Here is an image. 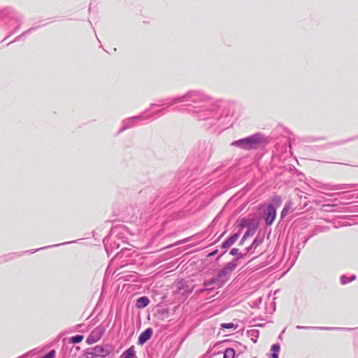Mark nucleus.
<instances>
[{"label":"nucleus","instance_id":"1","mask_svg":"<svg viewBox=\"0 0 358 358\" xmlns=\"http://www.w3.org/2000/svg\"><path fill=\"white\" fill-rule=\"evenodd\" d=\"M159 103H151L150 108L138 115L124 119L122 122L127 129L132 128L141 121L149 122L148 111L154 106H166L167 108L178 103H185V109L195 120L204 122L208 127H213L223 117L227 101L222 99H215L205 91L192 90L182 96L166 100Z\"/></svg>","mask_w":358,"mask_h":358},{"label":"nucleus","instance_id":"2","mask_svg":"<svg viewBox=\"0 0 358 358\" xmlns=\"http://www.w3.org/2000/svg\"><path fill=\"white\" fill-rule=\"evenodd\" d=\"M264 143H266L265 136L260 132H257L245 138L234 141L230 145L245 150H251L259 148Z\"/></svg>","mask_w":358,"mask_h":358},{"label":"nucleus","instance_id":"3","mask_svg":"<svg viewBox=\"0 0 358 358\" xmlns=\"http://www.w3.org/2000/svg\"><path fill=\"white\" fill-rule=\"evenodd\" d=\"M262 242L263 238L257 236L255 238L252 244L250 246L244 248L243 252H239L238 248H234L230 250L229 255L234 256L235 259L239 258V260L242 259L247 255V254L250 252L252 250H255Z\"/></svg>","mask_w":358,"mask_h":358},{"label":"nucleus","instance_id":"4","mask_svg":"<svg viewBox=\"0 0 358 358\" xmlns=\"http://www.w3.org/2000/svg\"><path fill=\"white\" fill-rule=\"evenodd\" d=\"M0 19H8L15 23H23L22 16L13 7H5L0 9Z\"/></svg>","mask_w":358,"mask_h":358},{"label":"nucleus","instance_id":"5","mask_svg":"<svg viewBox=\"0 0 358 358\" xmlns=\"http://www.w3.org/2000/svg\"><path fill=\"white\" fill-rule=\"evenodd\" d=\"M238 261L239 258H234L231 262H228L221 270L217 272V278L225 280L226 282L229 280L230 274L236 268Z\"/></svg>","mask_w":358,"mask_h":358},{"label":"nucleus","instance_id":"6","mask_svg":"<svg viewBox=\"0 0 358 358\" xmlns=\"http://www.w3.org/2000/svg\"><path fill=\"white\" fill-rule=\"evenodd\" d=\"M225 283V280H221L217 278V275L211 278L210 280H204L203 282V287H206V289H208L210 291H213L215 289L221 287Z\"/></svg>","mask_w":358,"mask_h":358},{"label":"nucleus","instance_id":"7","mask_svg":"<svg viewBox=\"0 0 358 358\" xmlns=\"http://www.w3.org/2000/svg\"><path fill=\"white\" fill-rule=\"evenodd\" d=\"M105 330L103 327H98L94 329L92 333L87 336L86 343L88 345H92L99 341L102 337Z\"/></svg>","mask_w":358,"mask_h":358},{"label":"nucleus","instance_id":"8","mask_svg":"<svg viewBox=\"0 0 358 358\" xmlns=\"http://www.w3.org/2000/svg\"><path fill=\"white\" fill-rule=\"evenodd\" d=\"M277 212L276 208L273 204H268L266 208V213L264 217L265 223L268 226H271L275 221Z\"/></svg>","mask_w":358,"mask_h":358},{"label":"nucleus","instance_id":"9","mask_svg":"<svg viewBox=\"0 0 358 358\" xmlns=\"http://www.w3.org/2000/svg\"><path fill=\"white\" fill-rule=\"evenodd\" d=\"M194 288V285L192 288H189L187 282L184 279H182L177 283L175 292L181 294L182 295H188L193 292Z\"/></svg>","mask_w":358,"mask_h":358},{"label":"nucleus","instance_id":"10","mask_svg":"<svg viewBox=\"0 0 358 358\" xmlns=\"http://www.w3.org/2000/svg\"><path fill=\"white\" fill-rule=\"evenodd\" d=\"M322 187L327 190H343L349 188H357L358 190V184H338L331 183L324 184Z\"/></svg>","mask_w":358,"mask_h":358},{"label":"nucleus","instance_id":"11","mask_svg":"<svg viewBox=\"0 0 358 358\" xmlns=\"http://www.w3.org/2000/svg\"><path fill=\"white\" fill-rule=\"evenodd\" d=\"M92 350L96 353V356L99 358H105L110 353V346L96 345L92 348Z\"/></svg>","mask_w":358,"mask_h":358},{"label":"nucleus","instance_id":"12","mask_svg":"<svg viewBox=\"0 0 358 358\" xmlns=\"http://www.w3.org/2000/svg\"><path fill=\"white\" fill-rule=\"evenodd\" d=\"M153 334V330L152 328L148 327L143 331L138 338V344L139 345H144L148 340H150Z\"/></svg>","mask_w":358,"mask_h":358},{"label":"nucleus","instance_id":"13","mask_svg":"<svg viewBox=\"0 0 358 358\" xmlns=\"http://www.w3.org/2000/svg\"><path fill=\"white\" fill-rule=\"evenodd\" d=\"M296 329H320V330H325V331H336V330L352 331L354 329L352 328L306 327V326H300V325H297Z\"/></svg>","mask_w":358,"mask_h":358},{"label":"nucleus","instance_id":"14","mask_svg":"<svg viewBox=\"0 0 358 358\" xmlns=\"http://www.w3.org/2000/svg\"><path fill=\"white\" fill-rule=\"evenodd\" d=\"M241 234V231H238V232H236L233 234L230 237H229L227 239H226L220 245V248L222 249H228L231 245H233L235 242L238 240L239 236Z\"/></svg>","mask_w":358,"mask_h":358},{"label":"nucleus","instance_id":"15","mask_svg":"<svg viewBox=\"0 0 358 358\" xmlns=\"http://www.w3.org/2000/svg\"><path fill=\"white\" fill-rule=\"evenodd\" d=\"M200 149L203 150L201 155L203 158L208 159L210 157L212 148L211 146L208 143L205 141L203 142L200 145Z\"/></svg>","mask_w":358,"mask_h":358},{"label":"nucleus","instance_id":"16","mask_svg":"<svg viewBox=\"0 0 358 358\" xmlns=\"http://www.w3.org/2000/svg\"><path fill=\"white\" fill-rule=\"evenodd\" d=\"M150 301L148 296H142L137 299L136 307L138 308H143L148 306Z\"/></svg>","mask_w":358,"mask_h":358},{"label":"nucleus","instance_id":"17","mask_svg":"<svg viewBox=\"0 0 358 358\" xmlns=\"http://www.w3.org/2000/svg\"><path fill=\"white\" fill-rule=\"evenodd\" d=\"M120 358H137L134 346H131L126 350L121 355Z\"/></svg>","mask_w":358,"mask_h":358},{"label":"nucleus","instance_id":"18","mask_svg":"<svg viewBox=\"0 0 358 358\" xmlns=\"http://www.w3.org/2000/svg\"><path fill=\"white\" fill-rule=\"evenodd\" d=\"M246 334L248 337L250 338V339L252 341V342L255 343L257 341L259 331V330L255 329H249L246 331Z\"/></svg>","mask_w":358,"mask_h":358},{"label":"nucleus","instance_id":"19","mask_svg":"<svg viewBox=\"0 0 358 358\" xmlns=\"http://www.w3.org/2000/svg\"><path fill=\"white\" fill-rule=\"evenodd\" d=\"M236 352L233 348H227L223 352V358H236Z\"/></svg>","mask_w":358,"mask_h":358},{"label":"nucleus","instance_id":"20","mask_svg":"<svg viewBox=\"0 0 358 358\" xmlns=\"http://www.w3.org/2000/svg\"><path fill=\"white\" fill-rule=\"evenodd\" d=\"M280 350V345L279 343H275L271 345V358H278L279 357V352Z\"/></svg>","mask_w":358,"mask_h":358},{"label":"nucleus","instance_id":"21","mask_svg":"<svg viewBox=\"0 0 358 358\" xmlns=\"http://www.w3.org/2000/svg\"><path fill=\"white\" fill-rule=\"evenodd\" d=\"M255 233V229L252 228L251 229H247L244 233L242 238L239 242V245H241L244 243L245 241L250 236H252Z\"/></svg>","mask_w":358,"mask_h":358},{"label":"nucleus","instance_id":"22","mask_svg":"<svg viewBox=\"0 0 358 358\" xmlns=\"http://www.w3.org/2000/svg\"><path fill=\"white\" fill-rule=\"evenodd\" d=\"M292 206V203L291 201H288L287 202L285 203V204L280 213V218L281 219H283L287 215V213L289 212V210H290Z\"/></svg>","mask_w":358,"mask_h":358},{"label":"nucleus","instance_id":"23","mask_svg":"<svg viewBox=\"0 0 358 358\" xmlns=\"http://www.w3.org/2000/svg\"><path fill=\"white\" fill-rule=\"evenodd\" d=\"M250 220H248L247 218L245 217H242V218H240L238 220V227H240V231L244 229L245 227H248V225H249V222H250Z\"/></svg>","mask_w":358,"mask_h":358},{"label":"nucleus","instance_id":"24","mask_svg":"<svg viewBox=\"0 0 358 358\" xmlns=\"http://www.w3.org/2000/svg\"><path fill=\"white\" fill-rule=\"evenodd\" d=\"M271 204H273L275 208H277V207H279L281 205L282 198L280 196L275 195L271 198Z\"/></svg>","mask_w":358,"mask_h":358},{"label":"nucleus","instance_id":"25","mask_svg":"<svg viewBox=\"0 0 358 358\" xmlns=\"http://www.w3.org/2000/svg\"><path fill=\"white\" fill-rule=\"evenodd\" d=\"M76 243V241H69V242H66V243H60V244H55L54 245H50V246L35 249L34 250L30 251V253H34L35 252H37V251H39V250H45L46 248H52V247H57V246H59V245H65V244H69V243Z\"/></svg>","mask_w":358,"mask_h":358},{"label":"nucleus","instance_id":"26","mask_svg":"<svg viewBox=\"0 0 358 358\" xmlns=\"http://www.w3.org/2000/svg\"><path fill=\"white\" fill-rule=\"evenodd\" d=\"M165 113H166V108H162V109H160L155 113H152L150 115L146 114V116H149V120H150V118H153L155 116L159 117V116L165 114Z\"/></svg>","mask_w":358,"mask_h":358},{"label":"nucleus","instance_id":"27","mask_svg":"<svg viewBox=\"0 0 358 358\" xmlns=\"http://www.w3.org/2000/svg\"><path fill=\"white\" fill-rule=\"evenodd\" d=\"M84 338V336L83 335H76L72 336L70 338V341L73 344H77L80 343Z\"/></svg>","mask_w":358,"mask_h":358},{"label":"nucleus","instance_id":"28","mask_svg":"<svg viewBox=\"0 0 358 358\" xmlns=\"http://www.w3.org/2000/svg\"><path fill=\"white\" fill-rule=\"evenodd\" d=\"M236 327L237 326L232 322L222 323L220 324L221 329H235L236 328Z\"/></svg>","mask_w":358,"mask_h":358},{"label":"nucleus","instance_id":"29","mask_svg":"<svg viewBox=\"0 0 358 358\" xmlns=\"http://www.w3.org/2000/svg\"><path fill=\"white\" fill-rule=\"evenodd\" d=\"M85 355L86 357L85 358H99L96 353L92 350V348L87 349Z\"/></svg>","mask_w":358,"mask_h":358},{"label":"nucleus","instance_id":"30","mask_svg":"<svg viewBox=\"0 0 358 358\" xmlns=\"http://www.w3.org/2000/svg\"><path fill=\"white\" fill-rule=\"evenodd\" d=\"M351 139H349V140H346V141H336V142H333V143H329L327 145V147L329 148V147H332V146H335V145H342L343 143H345V142H348L349 141H350Z\"/></svg>","mask_w":358,"mask_h":358},{"label":"nucleus","instance_id":"31","mask_svg":"<svg viewBox=\"0 0 358 358\" xmlns=\"http://www.w3.org/2000/svg\"><path fill=\"white\" fill-rule=\"evenodd\" d=\"M55 353L56 352H55V350H51L47 354H45L44 356L41 357V358H55Z\"/></svg>","mask_w":358,"mask_h":358},{"label":"nucleus","instance_id":"32","mask_svg":"<svg viewBox=\"0 0 358 358\" xmlns=\"http://www.w3.org/2000/svg\"><path fill=\"white\" fill-rule=\"evenodd\" d=\"M259 227V223L258 222H252V221H250L249 222V225L248 227V229H251L252 228H255V231H257V228Z\"/></svg>","mask_w":358,"mask_h":358},{"label":"nucleus","instance_id":"33","mask_svg":"<svg viewBox=\"0 0 358 358\" xmlns=\"http://www.w3.org/2000/svg\"><path fill=\"white\" fill-rule=\"evenodd\" d=\"M20 255H17V253H12L7 255L4 257V261H8L14 257H19Z\"/></svg>","mask_w":358,"mask_h":358},{"label":"nucleus","instance_id":"34","mask_svg":"<svg viewBox=\"0 0 358 358\" xmlns=\"http://www.w3.org/2000/svg\"><path fill=\"white\" fill-rule=\"evenodd\" d=\"M340 280H341V283L342 285H345L347 283H348L349 282L348 281V280H349L348 278H347L345 275H343L341 276L340 278Z\"/></svg>","mask_w":358,"mask_h":358},{"label":"nucleus","instance_id":"35","mask_svg":"<svg viewBox=\"0 0 358 358\" xmlns=\"http://www.w3.org/2000/svg\"><path fill=\"white\" fill-rule=\"evenodd\" d=\"M38 27H31L29 29H28L27 30H26L25 31L22 32V34L25 36H27L28 34L31 33L32 31L36 29Z\"/></svg>","mask_w":358,"mask_h":358},{"label":"nucleus","instance_id":"36","mask_svg":"<svg viewBox=\"0 0 358 358\" xmlns=\"http://www.w3.org/2000/svg\"><path fill=\"white\" fill-rule=\"evenodd\" d=\"M206 291L210 292V290L208 289H206V287H203V288L196 289V294L199 295V294H201Z\"/></svg>","mask_w":358,"mask_h":358},{"label":"nucleus","instance_id":"37","mask_svg":"<svg viewBox=\"0 0 358 358\" xmlns=\"http://www.w3.org/2000/svg\"><path fill=\"white\" fill-rule=\"evenodd\" d=\"M17 24L13 28V29L10 31V34H15L20 29L22 24L17 23Z\"/></svg>","mask_w":358,"mask_h":358},{"label":"nucleus","instance_id":"38","mask_svg":"<svg viewBox=\"0 0 358 358\" xmlns=\"http://www.w3.org/2000/svg\"><path fill=\"white\" fill-rule=\"evenodd\" d=\"M127 127L124 125V124L123 123V122H122V127H120V129H119V131H117V134H121L122 132H123L124 131L127 130Z\"/></svg>","mask_w":358,"mask_h":358},{"label":"nucleus","instance_id":"39","mask_svg":"<svg viewBox=\"0 0 358 358\" xmlns=\"http://www.w3.org/2000/svg\"><path fill=\"white\" fill-rule=\"evenodd\" d=\"M217 252H218V249H215L214 250H213L212 252L208 253L207 257H212L215 256V255H217Z\"/></svg>","mask_w":358,"mask_h":358},{"label":"nucleus","instance_id":"40","mask_svg":"<svg viewBox=\"0 0 358 358\" xmlns=\"http://www.w3.org/2000/svg\"><path fill=\"white\" fill-rule=\"evenodd\" d=\"M190 240H191V237H188L187 238H185V239L179 241L178 243H177V245L182 244V243H185L189 241Z\"/></svg>","mask_w":358,"mask_h":358},{"label":"nucleus","instance_id":"41","mask_svg":"<svg viewBox=\"0 0 358 358\" xmlns=\"http://www.w3.org/2000/svg\"><path fill=\"white\" fill-rule=\"evenodd\" d=\"M24 36L21 34L20 35L17 36V37H15V38L10 42L11 43H13V42H16V41H18L22 37H23ZM10 44V43H8Z\"/></svg>","mask_w":358,"mask_h":358},{"label":"nucleus","instance_id":"42","mask_svg":"<svg viewBox=\"0 0 358 358\" xmlns=\"http://www.w3.org/2000/svg\"><path fill=\"white\" fill-rule=\"evenodd\" d=\"M173 196H174L173 195V194H172V193H171V194H167V195H166V197H167V198L164 199V201H166V200H168V199H172V198H173Z\"/></svg>","mask_w":358,"mask_h":358},{"label":"nucleus","instance_id":"43","mask_svg":"<svg viewBox=\"0 0 358 358\" xmlns=\"http://www.w3.org/2000/svg\"><path fill=\"white\" fill-rule=\"evenodd\" d=\"M355 279H356V275H352L351 277L349 278V280H348V281L350 282L355 280Z\"/></svg>","mask_w":358,"mask_h":358},{"label":"nucleus","instance_id":"44","mask_svg":"<svg viewBox=\"0 0 358 358\" xmlns=\"http://www.w3.org/2000/svg\"><path fill=\"white\" fill-rule=\"evenodd\" d=\"M336 205L335 204H324L323 205V207H327V208H331V207H334Z\"/></svg>","mask_w":358,"mask_h":358},{"label":"nucleus","instance_id":"45","mask_svg":"<svg viewBox=\"0 0 358 358\" xmlns=\"http://www.w3.org/2000/svg\"><path fill=\"white\" fill-rule=\"evenodd\" d=\"M226 252V251L222 252L219 256H217V259H220V257L224 255V254Z\"/></svg>","mask_w":358,"mask_h":358},{"label":"nucleus","instance_id":"46","mask_svg":"<svg viewBox=\"0 0 358 358\" xmlns=\"http://www.w3.org/2000/svg\"><path fill=\"white\" fill-rule=\"evenodd\" d=\"M264 324H255L254 326L255 327H264Z\"/></svg>","mask_w":358,"mask_h":358},{"label":"nucleus","instance_id":"47","mask_svg":"<svg viewBox=\"0 0 358 358\" xmlns=\"http://www.w3.org/2000/svg\"><path fill=\"white\" fill-rule=\"evenodd\" d=\"M310 237V236H309V237L306 238V239H304L303 243V245H304L305 244H306V243H307V242H308V241L309 240Z\"/></svg>","mask_w":358,"mask_h":358},{"label":"nucleus","instance_id":"48","mask_svg":"<svg viewBox=\"0 0 358 358\" xmlns=\"http://www.w3.org/2000/svg\"><path fill=\"white\" fill-rule=\"evenodd\" d=\"M162 199H163V197L161 199V198H160V196L159 195V196H157V197H156V199H155V201L159 200V201H161Z\"/></svg>","mask_w":358,"mask_h":358},{"label":"nucleus","instance_id":"49","mask_svg":"<svg viewBox=\"0 0 358 358\" xmlns=\"http://www.w3.org/2000/svg\"><path fill=\"white\" fill-rule=\"evenodd\" d=\"M106 251L108 252V246H106Z\"/></svg>","mask_w":358,"mask_h":358},{"label":"nucleus","instance_id":"50","mask_svg":"<svg viewBox=\"0 0 358 358\" xmlns=\"http://www.w3.org/2000/svg\"><path fill=\"white\" fill-rule=\"evenodd\" d=\"M91 10V4L90 5V8H89V10L90 11Z\"/></svg>","mask_w":358,"mask_h":358},{"label":"nucleus","instance_id":"51","mask_svg":"<svg viewBox=\"0 0 358 358\" xmlns=\"http://www.w3.org/2000/svg\"><path fill=\"white\" fill-rule=\"evenodd\" d=\"M40 358H41V357H40Z\"/></svg>","mask_w":358,"mask_h":358}]
</instances>
